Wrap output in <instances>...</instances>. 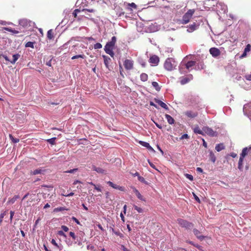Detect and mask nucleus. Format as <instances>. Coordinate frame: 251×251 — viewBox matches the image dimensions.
Here are the masks:
<instances>
[{
  "instance_id": "f257e3e1",
  "label": "nucleus",
  "mask_w": 251,
  "mask_h": 251,
  "mask_svg": "<svg viewBox=\"0 0 251 251\" xmlns=\"http://www.w3.org/2000/svg\"><path fill=\"white\" fill-rule=\"evenodd\" d=\"M116 37L113 36L111 38V40L107 42L104 47V50L105 52L109 54L112 57H113L114 55L113 50L116 43Z\"/></svg>"
},
{
  "instance_id": "f03ea898",
  "label": "nucleus",
  "mask_w": 251,
  "mask_h": 251,
  "mask_svg": "<svg viewBox=\"0 0 251 251\" xmlns=\"http://www.w3.org/2000/svg\"><path fill=\"white\" fill-rule=\"evenodd\" d=\"M176 65V62L173 58H168L164 64L165 69L169 71L173 70Z\"/></svg>"
},
{
  "instance_id": "7ed1b4c3",
  "label": "nucleus",
  "mask_w": 251,
  "mask_h": 251,
  "mask_svg": "<svg viewBox=\"0 0 251 251\" xmlns=\"http://www.w3.org/2000/svg\"><path fill=\"white\" fill-rule=\"evenodd\" d=\"M195 12V9H189L182 17L180 23L183 25L188 23Z\"/></svg>"
},
{
  "instance_id": "20e7f679",
  "label": "nucleus",
  "mask_w": 251,
  "mask_h": 251,
  "mask_svg": "<svg viewBox=\"0 0 251 251\" xmlns=\"http://www.w3.org/2000/svg\"><path fill=\"white\" fill-rule=\"evenodd\" d=\"M177 223L180 226L184 227L186 229H191L194 226L193 223H190L184 219L179 218L177 219Z\"/></svg>"
},
{
  "instance_id": "39448f33",
  "label": "nucleus",
  "mask_w": 251,
  "mask_h": 251,
  "mask_svg": "<svg viewBox=\"0 0 251 251\" xmlns=\"http://www.w3.org/2000/svg\"><path fill=\"white\" fill-rule=\"evenodd\" d=\"M2 56L3 58L5 59V60L7 61L10 62L11 64H14L16 63V62L17 61V60L20 58V55L19 53H17L15 54H14L12 56V59L9 60L8 57L5 55H1L0 57Z\"/></svg>"
},
{
  "instance_id": "423d86ee",
  "label": "nucleus",
  "mask_w": 251,
  "mask_h": 251,
  "mask_svg": "<svg viewBox=\"0 0 251 251\" xmlns=\"http://www.w3.org/2000/svg\"><path fill=\"white\" fill-rule=\"evenodd\" d=\"M124 66L126 70H130L133 68L134 62L131 59H126L124 62Z\"/></svg>"
},
{
  "instance_id": "0eeeda50",
  "label": "nucleus",
  "mask_w": 251,
  "mask_h": 251,
  "mask_svg": "<svg viewBox=\"0 0 251 251\" xmlns=\"http://www.w3.org/2000/svg\"><path fill=\"white\" fill-rule=\"evenodd\" d=\"M203 130L204 135L207 134L211 137L217 136L216 132L214 131L212 128L208 127H204L203 128Z\"/></svg>"
},
{
  "instance_id": "6e6552de",
  "label": "nucleus",
  "mask_w": 251,
  "mask_h": 251,
  "mask_svg": "<svg viewBox=\"0 0 251 251\" xmlns=\"http://www.w3.org/2000/svg\"><path fill=\"white\" fill-rule=\"evenodd\" d=\"M209 52L214 57H216L221 54L220 50L217 48H211L209 50Z\"/></svg>"
},
{
  "instance_id": "1a4fd4ad",
  "label": "nucleus",
  "mask_w": 251,
  "mask_h": 251,
  "mask_svg": "<svg viewBox=\"0 0 251 251\" xmlns=\"http://www.w3.org/2000/svg\"><path fill=\"white\" fill-rule=\"evenodd\" d=\"M31 21L26 19H22L19 20L20 25L24 27H27L30 25Z\"/></svg>"
},
{
  "instance_id": "9d476101",
  "label": "nucleus",
  "mask_w": 251,
  "mask_h": 251,
  "mask_svg": "<svg viewBox=\"0 0 251 251\" xmlns=\"http://www.w3.org/2000/svg\"><path fill=\"white\" fill-rule=\"evenodd\" d=\"M184 115L188 118H194L198 115V113L197 112L189 110L185 112Z\"/></svg>"
},
{
  "instance_id": "9b49d317",
  "label": "nucleus",
  "mask_w": 251,
  "mask_h": 251,
  "mask_svg": "<svg viewBox=\"0 0 251 251\" xmlns=\"http://www.w3.org/2000/svg\"><path fill=\"white\" fill-rule=\"evenodd\" d=\"M193 78V75H189L188 77H182L180 78V83L181 85H184L189 82Z\"/></svg>"
},
{
  "instance_id": "f8f14e48",
  "label": "nucleus",
  "mask_w": 251,
  "mask_h": 251,
  "mask_svg": "<svg viewBox=\"0 0 251 251\" xmlns=\"http://www.w3.org/2000/svg\"><path fill=\"white\" fill-rule=\"evenodd\" d=\"M251 151V147H249V148L246 147L244 148L241 153L240 154V157L244 158V157L248 154L250 153Z\"/></svg>"
},
{
  "instance_id": "ddd939ff",
  "label": "nucleus",
  "mask_w": 251,
  "mask_h": 251,
  "mask_svg": "<svg viewBox=\"0 0 251 251\" xmlns=\"http://www.w3.org/2000/svg\"><path fill=\"white\" fill-rule=\"evenodd\" d=\"M199 26V25L196 24V23H193L188 26L187 31L189 32H193L198 28Z\"/></svg>"
},
{
  "instance_id": "4468645a",
  "label": "nucleus",
  "mask_w": 251,
  "mask_h": 251,
  "mask_svg": "<svg viewBox=\"0 0 251 251\" xmlns=\"http://www.w3.org/2000/svg\"><path fill=\"white\" fill-rule=\"evenodd\" d=\"M193 232L195 235L197 237V238L201 241L203 240L206 237L205 236L200 235V231L196 228L193 229Z\"/></svg>"
},
{
  "instance_id": "2eb2a0df",
  "label": "nucleus",
  "mask_w": 251,
  "mask_h": 251,
  "mask_svg": "<svg viewBox=\"0 0 251 251\" xmlns=\"http://www.w3.org/2000/svg\"><path fill=\"white\" fill-rule=\"evenodd\" d=\"M159 61V58L157 55H152L150 58V62L155 65H157Z\"/></svg>"
},
{
  "instance_id": "dca6fc26",
  "label": "nucleus",
  "mask_w": 251,
  "mask_h": 251,
  "mask_svg": "<svg viewBox=\"0 0 251 251\" xmlns=\"http://www.w3.org/2000/svg\"><path fill=\"white\" fill-rule=\"evenodd\" d=\"M107 183L111 187H112V188H114V189H118V190H119L120 191H124V187H122V186H119V185H117L115 184H114L111 181H108L107 182Z\"/></svg>"
},
{
  "instance_id": "f3484780",
  "label": "nucleus",
  "mask_w": 251,
  "mask_h": 251,
  "mask_svg": "<svg viewBox=\"0 0 251 251\" xmlns=\"http://www.w3.org/2000/svg\"><path fill=\"white\" fill-rule=\"evenodd\" d=\"M154 101L158 104H159L161 107L164 108L165 109L168 110L169 109L167 104L163 102V101H162L161 100L155 98L154 99Z\"/></svg>"
},
{
  "instance_id": "a211bd4d",
  "label": "nucleus",
  "mask_w": 251,
  "mask_h": 251,
  "mask_svg": "<svg viewBox=\"0 0 251 251\" xmlns=\"http://www.w3.org/2000/svg\"><path fill=\"white\" fill-rule=\"evenodd\" d=\"M133 191L134 192V193H135V194L136 195L137 197L139 200H140L142 201H146L145 199L143 197V196L140 193L139 191L137 189H136L135 188H133Z\"/></svg>"
},
{
  "instance_id": "6ab92c4d",
  "label": "nucleus",
  "mask_w": 251,
  "mask_h": 251,
  "mask_svg": "<svg viewBox=\"0 0 251 251\" xmlns=\"http://www.w3.org/2000/svg\"><path fill=\"white\" fill-rule=\"evenodd\" d=\"M102 57L104 59V65H105L107 68L109 69V64L110 63V62L111 61V59L109 57L104 55H102Z\"/></svg>"
},
{
  "instance_id": "aec40b11",
  "label": "nucleus",
  "mask_w": 251,
  "mask_h": 251,
  "mask_svg": "<svg viewBox=\"0 0 251 251\" xmlns=\"http://www.w3.org/2000/svg\"><path fill=\"white\" fill-rule=\"evenodd\" d=\"M196 64V62L194 61H188L187 63L185 64L184 66L185 67V68L189 70L190 68L192 67H193Z\"/></svg>"
},
{
  "instance_id": "412c9836",
  "label": "nucleus",
  "mask_w": 251,
  "mask_h": 251,
  "mask_svg": "<svg viewBox=\"0 0 251 251\" xmlns=\"http://www.w3.org/2000/svg\"><path fill=\"white\" fill-rule=\"evenodd\" d=\"M209 159L211 161V162L214 163L216 160V157L213 152L211 151H209Z\"/></svg>"
},
{
  "instance_id": "4be33fe9",
  "label": "nucleus",
  "mask_w": 251,
  "mask_h": 251,
  "mask_svg": "<svg viewBox=\"0 0 251 251\" xmlns=\"http://www.w3.org/2000/svg\"><path fill=\"white\" fill-rule=\"evenodd\" d=\"M166 119L167 120L168 123L172 125L174 123L175 120L169 114H165V115Z\"/></svg>"
},
{
  "instance_id": "5701e85b",
  "label": "nucleus",
  "mask_w": 251,
  "mask_h": 251,
  "mask_svg": "<svg viewBox=\"0 0 251 251\" xmlns=\"http://www.w3.org/2000/svg\"><path fill=\"white\" fill-rule=\"evenodd\" d=\"M225 148V147L223 143L218 144L215 146V150L218 152L224 150Z\"/></svg>"
},
{
  "instance_id": "b1692460",
  "label": "nucleus",
  "mask_w": 251,
  "mask_h": 251,
  "mask_svg": "<svg viewBox=\"0 0 251 251\" xmlns=\"http://www.w3.org/2000/svg\"><path fill=\"white\" fill-rule=\"evenodd\" d=\"M19 198V195H15L12 198L9 199L7 204H13L15 201Z\"/></svg>"
},
{
  "instance_id": "393cba45",
  "label": "nucleus",
  "mask_w": 251,
  "mask_h": 251,
  "mask_svg": "<svg viewBox=\"0 0 251 251\" xmlns=\"http://www.w3.org/2000/svg\"><path fill=\"white\" fill-rule=\"evenodd\" d=\"M194 132L195 133L201 134L202 135H204L203 129L201 130L199 126H197L194 128Z\"/></svg>"
},
{
  "instance_id": "a878e982",
  "label": "nucleus",
  "mask_w": 251,
  "mask_h": 251,
  "mask_svg": "<svg viewBox=\"0 0 251 251\" xmlns=\"http://www.w3.org/2000/svg\"><path fill=\"white\" fill-rule=\"evenodd\" d=\"M47 38L49 40H52L54 38L53 31L52 29H50L47 32Z\"/></svg>"
},
{
  "instance_id": "bb28decb",
  "label": "nucleus",
  "mask_w": 251,
  "mask_h": 251,
  "mask_svg": "<svg viewBox=\"0 0 251 251\" xmlns=\"http://www.w3.org/2000/svg\"><path fill=\"white\" fill-rule=\"evenodd\" d=\"M140 79L141 81L145 82L148 80V75L146 73H142L140 75Z\"/></svg>"
},
{
  "instance_id": "cd10ccee",
  "label": "nucleus",
  "mask_w": 251,
  "mask_h": 251,
  "mask_svg": "<svg viewBox=\"0 0 251 251\" xmlns=\"http://www.w3.org/2000/svg\"><path fill=\"white\" fill-rule=\"evenodd\" d=\"M243 160H244V158L240 157L239 160V162H238V168L240 171H242L243 170Z\"/></svg>"
},
{
  "instance_id": "c85d7f7f",
  "label": "nucleus",
  "mask_w": 251,
  "mask_h": 251,
  "mask_svg": "<svg viewBox=\"0 0 251 251\" xmlns=\"http://www.w3.org/2000/svg\"><path fill=\"white\" fill-rule=\"evenodd\" d=\"M152 85L157 91H159L160 90L161 88L159 86L158 83L157 82L153 81L152 82Z\"/></svg>"
},
{
  "instance_id": "c756f323",
  "label": "nucleus",
  "mask_w": 251,
  "mask_h": 251,
  "mask_svg": "<svg viewBox=\"0 0 251 251\" xmlns=\"http://www.w3.org/2000/svg\"><path fill=\"white\" fill-rule=\"evenodd\" d=\"M9 138L10 139V140L12 141V142L14 143H18L19 142V139H17V138H15L12 135V134H9Z\"/></svg>"
},
{
  "instance_id": "7c9ffc66",
  "label": "nucleus",
  "mask_w": 251,
  "mask_h": 251,
  "mask_svg": "<svg viewBox=\"0 0 251 251\" xmlns=\"http://www.w3.org/2000/svg\"><path fill=\"white\" fill-rule=\"evenodd\" d=\"M43 172V171L41 169H36L35 170H34L33 171H32L31 174L33 175H37V174H41L42 173V172Z\"/></svg>"
},
{
  "instance_id": "2f4dec72",
  "label": "nucleus",
  "mask_w": 251,
  "mask_h": 251,
  "mask_svg": "<svg viewBox=\"0 0 251 251\" xmlns=\"http://www.w3.org/2000/svg\"><path fill=\"white\" fill-rule=\"evenodd\" d=\"M85 57V55H84V54H79V55H76L73 56L72 57V60H74L75 59H77V58H81L84 59Z\"/></svg>"
},
{
  "instance_id": "473e14b6",
  "label": "nucleus",
  "mask_w": 251,
  "mask_h": 251,
  "mask_svg": "<svg viewBox=\"0 0 251 251\" xmlns=\"http://www.w3.org/2000/svg\"><path fill=\"white\" fill-rule=\"evenodd\" d=\"M25 46L26 47H30L31 48H34V43L32 42L29 41L25 44Z\"/></svg>"
},
{
  "instance_id": "72a5a7b5",
  "label": "nucleus",
  "mask_w": 251,
  "mask_h": 251,
  "mask_svg": "<svg viewBox=\"0 0 251 251\" xmlns=\"http://www.w3.org/2000/svg\"><path fill=\"white\" fill-rule=\"evenodd\" d=\"M133 207L136 210H137L138 213H142L143 212V210L141 208L137 206L136 205H134Z\"/></svg>"
},
{
  "instance_id": "f704fd0d",
  "label": "nucleus",
  "mask_w": 251,
  "mask_h": 251,
  "mask_svg": "<svg viewBox=\"0 0 251 251\" xmlns=\"http://www.w3.org/2000/svg\"><path fill=\"white\" fill-rule=\"evenodd\" d=\"M56 139L55 137L52 138L47 140V142L49 143L51 145L55 144V140Z\"/></svg>"
},
{
  "instance_id": "c9c22d12",
  "label": "nucleus",
  "mask_w": 251,
  "mask_h": 251,
  "mask_svg": "<svg viewBox=\"0 0 251 251\" xmlns=\"http://www.w3.org/2000/svg\"><path fill=\"white\" fill-rule=\"evenodd\" d=\"M5 29L7 31H8L10 32H12V33H13L14 34H17V33H19L18 31H17V30H15V29H12L11 28L7 27V28H5Z\"/></svg>"
},
{
  "instance_id": "e433bc0d",
  "label": "nucleus",
  "mask_w": 251,
  "mask_h": 251,
  "mask_svg": "<svg viewBox=\"0 0 251 251\" xmlns=\"http://www.w3.org/2000/svg\"><path fill=\"white\" fill-rule=\"evenodd\" d=\"M139 143L143 146L146 147V148H149V143H147V142H144V141H140L139 142Z\"/></svg>"
},
{
  "instance_id": "4c0bfd02",
  "label": "nucleus",
  "mask_w": 251,
  "mask_h": 251,
  "mask_svg": "<svg viewBox=\"0 0 251 251\" xmlns=\"http://www.w3.org/2000/svg\"><path fill=\"white\" fill-rule=\"evenodd\" d=\"M66 210V208L65 207H57L54 209V212H58V211H61Z\"/></svg>"
},
{
  "instance_id": "58836bf2",
  "label": "nucleus",
  "mask_w": 251,
  "mask_h": 251,
  "mask_svg": "<svg viewBox=\"0 0 251 251\" xmlns=\"http://www.w3.org/2000/svg\"><path fill=\"white\" fill-rule=\"evenodd\" d=\"M138 179L141 182H143L145 184H147V182L145 180V178L140 176H138Z\"/></svg>"
},
{
  "instance_id": "ea45409f",
  "label": "nucleus",
  "mask_w": 251,
  "mask_h": 251,
  "mask_svg": "<svg viewBox=\"0 0 251 251\" xmlns=\"http://www.w3.org/2000/svg\"><path fill=\"white\" fill-rule=\"evenodd\" d=\"M95 49H99L102 48V45L100 43H97L94 45Z\"/></svg>"
},
{
  "instance_id": "a19ab883",
  "label": "nucleus",
  "mask_w": 251,
  "mask_h": 251,
  "mask_svg": "<svg viewBox=\"0 0 251 251\" xmlns=\"http://www.w3.org/2000/svg\"><path fill=\"white\" fill-rule=\"evenodd\" d=\"M78 170L77 168H75L73 169H71L70 170L65 171V173H74L75 172H76Z\"/></svg>"
},
{
  "instance_id": "79ce46f5",
  "label": "nucleus",
  "mask_w": 251,
  "mask_h": 251,
  "mask_svg": "<svg viewBox=\"0 0 251 251\" xmlns=\"http://www.w3.org/2000/svg\"><path fill=\"white\" fill-rule=\"evenodd\" d=\"M251 50V45L250 44H248L246 46V48H245V49L244 50V51H245V52H249Z\"/></svg>"
},
{
  "instance_id": "37998d69",
  "label": "nucleus",
  "mask_w": 251,
  "mask_h": 251,
  "mask_svg": "<svg viewBox=\"0 0 251 251\" xmlns=\"http://www.w3.org/2000/svg\"><path fill=\"white\" fill-rule=\"evenodd\" d=\"M80 11V9H75V10L74 11L73 13V15L74 17L75 18H76V17H77V13H78V12H79Z\"/></svg>"
},
{
  "instance_id": "c03bdc74",
  "label": "nucleus",
  "mask_w": 251,
  "mask_h": 251,
  "mask_svg": "<svg viewBox=\"0 0 251 251\" xmlns=\"http://www.w3.org/2000/svg\"><path fill=\"white\" fill-rule=\"evenodd\" d=\"M6 211H5L3 213H1V214L0 215V223L2 222L3 218H4V216L6 215Z\"/></svg>"
},
{
  "instance_id": "a18cd8bd",
  "label": "nucleus",
  "mask_w": 251,
  "mask_h": 251,
  "mask_svg": "<svg viewBox=\"0 0 251 251\" xmlns=\"http://www.w3.org/2000/svg\"><path fill=\"white\" fill-rule=\"evenodd\" d=\"M185 176L186 177V178L189 179L190 180H191V181L193 180V176L191 175H190L188 174H186L185 175Z\"/></svg>"
},
{
  "instance_id": "49530a36",
  "label": "nucleus",
  "mask_w": 251,
  "mask_h": 251,
  "mask_svg": "<svg viewBox=\"0 0 251 251\" xmlns=\"http://www.w3.org/2000/svg\"><path fill=\"white\" fill-rule=\"evenodd\" d=\"M82 11H88L89 12L94 13L95 12V10L94 9H83Z\"/></svg>"
},
{
  "instance_id": "de8ad7c7",
  "label": "nucleus",
  "mask_w": 251,
  "mask_h": 251,
  "mask_svg": "<svg viewBox=\"0 0 251 251\" xmlns=\"http://www.w3.org/2000/svg\"><path fill=\"white\" fill-rule=\"evenodd\" d=\"M69 235H70V236L71 237H72V238H73V239L74 240H75V239H76V236L75 235V233H74V232L71 231V232H70V233H69Z\"/></svg>"
},
{
  "instance_id": "09e8293b",
  "label": "nucleus",
  "mask_w": 251,
  "mask_h": 251,
  "mask_svg": "<svg viewBox=\"0 0 251 251\" xmlns=\"http://www.w3.org/2000/svg\"><path fill=\"white\" fill-rule=\"evenodd\" d=\"M245 78L249 81H251V74H247L245 75Z\"/></svg>"
},
{
  "instance_id": "8fccbe9b",
  "label": "nucleus",
  "mask_w": 251,
  "mask_h": 251,
  "mask_svg": "<svg viewBox=\"0 0 251 251\" xmlns=\"http://www.w3.org/2000/svg\"><path fill=\"white\" fill-rule=\"evenodd\" d=\"M96 171L99 173H103L104 172V170L100 167H98L97 169H96Z\"/></svg>"
},
{
  "instance_id": "3c124183",
  "label": "nucleus",
  "mask_w": 251,
  "mask_h": 251,
  "mask_svg": "<svg viewBox=\"0 0 251 251\" xmlns=\"http://www.w3.org/2000/svg\"><path fill=\"white\" fill-rule=\"evenodd\" d=\"M189 138V136L187 134H183L181 137L180 138L181 140L184 139H188Z\"/></svg>"
},
{
  "instance_id": "603ef678",
  "label": "nucleus",
  "mask_w": 251,
  "mask_h": 251,
  "mask_svg": "<svg viewBox=\"0 0 251 251\" xmlns=\"http://www.w3.org/2000/svg\"><path fill=\"white\" fill-rule=\"evenodd\" d=\"M61 228L65 232H67L69 230V228L66 226H62Z\"/></svg>"
},
{
  "instance_id": "864d4df0",
  "label": "nucleus",
  "mask_w": 251,
  "mask_h": 251,
  "mask_svg": "<svg viewBox=\"0 0 251 251\" xmlns=\"http://www.w3.org/2000/svg\"><path fill=\"white\" fill-rule=\"evenodd\" d=\"M58 234L60 236L66 237L65 234L64 233L63 231L60 230L58 232Z\"/></svg>"
},
{
  "instance_id": "5fc2aeb1",
  "label": "nucleus",
  "mask_w": 251,
  "mask_h": 251,
  "mask_svg": "<svg viewBox=\"0 0 251 251\" xmlns=\"http://www.w3.org/2000/svg\"><path fill=\"white\" fill-rule=\"evenodd\" d=\"M193 195H194L195 200L197 201L198 202L200 203L201 201H200V199L199 198V197L194 193H193Z\"/></svg>"
},
{
  "instance_id": "6e6d98bb",
  "label": "nucleus",
  "mask_w": 251,
  "mask_h": 251,
  "mask_svg": "<svg viewBox=\"0 0 251 251\" xmlns=\"http://www.w3.org/2000/svg\"><path fill=\"white\" fill-rule=\"evenodd\" d=\"M51 243L52 245H54L55 246L58 247V244L56 243L55 240L54 239H52L51 241Z\"/></svg>"
},
{
  "instance_id": "4d7b16f0",
  "label": "nucleus",
  "mask_w": 251,
  "mask_h": 251,
  "mask_svg": "<svg viewBox=\"0 0 251 251\" xmlns=\"http://www.w3.org/2000/svg\"><path fill=\"white\" fill-rule=\"evenodd\" d=\"M15 214V212L14 211H10V221H12V219H13V216Z\"/></svg>"
},
{
  "instance_id": "13d9d810",
  "label": "nucleus",
  "mask_w": 251,
  "mask_h": 251,
  "mask_svg": "<svg viewBox=\"0 0 251 251\" xmlns=\"http://www.w3.org/2000/svg\"><path fill=\"white\" fill-rule=\"evenodd\" d=\"M128 5L135 9L136 8V7H137L136 5L133 2L131 3H128Z\"/></svg>"
},
{
  "instance_id": "bf43d9fd",
  "label": "nucleus",
  "mask_w": 251,
  "mask_h": 251,
  "mask_svg": "<svg viewBox=\"0 0 251 251\" xmlns=\"http://www.w3.org/2000/svg\"><path fill=\"white\" fill-rule=\"evenodd\" d=\"M148 162H149V164H150V166H151V167H152V168H153V169H155V170H157V169H156V168H155V165H154L152 163H151V162H150L149 160H148Z\"/></svg>"
},
{
  "instance_id": "052dcab7",
  "label": "nucleus",
  "mask_w": 251,
  "mask_h": 251,
  "mask_svg": "<svg viewBox=\"0 0 251 251\" xmlns=\"http://www.w3.org/2000/svg\"><path fill=\"white\" fill-rule=\"evenodd\" d=\"M72 219L74 221H75L77 224L79 225L80 224V222H79V221L75 217H73L72 218Z\"/></svg>"
},
{
  "instance_id": "680f3d73",
  "label": "nucleus",
  "mask_w": 251,
  "mask_h": 251,
  "mask_svg": "<svg viewBox=\"0 0 251 251\" xmlns=\"http://www.w3.org/2000/svg\"><path fill=\"white\" fill-rule=\"evenodd\" d=\"M94 187L95 189L97 190L98 192H101V189L99 187H98L97 186H96V185H95L94 186Z\"/></svg>"
},
{
  "instance_id": "e2e57ef3",
  "label": "nucleus",
  "mask_w": 251,
  "mask_h": 251,
  "mask_svg": "<svg viewBox=\"0 0 251 251\" xmlns=\"http://www.w3.org/2000/svg\"><path fill=\"white\" fill-rule=\"evenodd\" d=\"M74 195V193H73V192H71L69 194H68V195H64V194H62L63 196H65V197H70V196H72Z\"/></svg>"
},
{
  "instance_id": "0e129e2a",
  "label": "nucleus",
  "mask_w": 251,
  "mask_h": 251,
  "mask_svg": "<svg viewBox=\"0 0 251 251\" xmlns=\"http://www.w3.org/2000/svg\"><path fill=\"white\" fill-rule=\"evenodd\" d=\"M183 66V65L182 64H181V66L179 67V71L181 74H183V73H185V72H183V71H182Z\"/></svg>"
},
{
  "instance_id": "69168bd1",
  "label": "nucleus",
  "mask_w": 251,
  "mask_h": 251,
  "mask_svg": "<svg viewBox=\"0 0 251 251\" xmlns=\"http://www.w3.org/2000/svg\"><path fill=\"white\" fill-rule=\"evenodd\" d=\"M150 104L151 106L155 107L156 108H157V109L158 108L157 106L155 104H154V102L152 101H150Z\"/></svg>"
},
{
  "instance_id": "338daca9",
  "label": "nucleus",
  "mask_w": 251,
  "mask_h": 251,
  "mask_svg": "<svg viewBox=\"0 0 251 251\" xmlns=\"http://www.w3.org/2000/svg\"><path fill=\"white\" fill-rule=\"evenodd\" d=\"M123 72V68H122V66L120 65V74H121V75L124 76V75H123V73H122Z\"/></svg>"
},
{
  "instance_id": "774afa93",
  "label": "nucleus",
  "mask_w": 251,
  "mask_h": 251,
  "mask_svg": "<svg viewBox=\"0 0 251 251\" xmlns=\"http://www.w3.org/2000/svg\"><path fill=\"white\" fill-rule=\"evenodd\" d=\"M122 249L124 251H130L128 249H127L126 248L124 245L122 246Z\"/></svg>"
}]
</instances>
